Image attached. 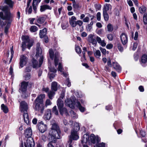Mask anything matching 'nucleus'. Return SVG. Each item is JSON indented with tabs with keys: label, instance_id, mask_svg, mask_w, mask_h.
<instances>
[{
	"label": "nucleus",
	"instance_id": "603ef678",
	"mask_svg": "<svg viewBox=\"0 0 147 147\" xmlns=\"http://www.w3.org/2000/svg\"><path fill=\"white\" fill-rule=\"evenodd\" d=\"M49 68L50 73L53 72L54 73H55L57 72V70L54 68L51 67L49 66Z\"/></svg>",
	"mask_w": 147,
	"mask_h": 147
},
{
	"label": "nucleus",
	"instance_id": "0e129e2a",
	"mask_svg": "<svg viewBox=\"0 0 147 147\" xmlns=\"http://www.w3.org/2000/svg\"><path fill=\"white\" fill-rule=\"evenodd\" d=\"M101 14L100 12H98L96 14L97 19L98 20L100 21V20Z\"/></svg>",
	"mask_w": 147,
	"mask_h": 147
},
{
	"label": "nucleus",
	"instance_id": "412c9836",
	"mask_svg": "<svg viewBox=\"0 0 147 147\" xmlns=\"http://www.w3.org/2000/svg\"><path fill=\"white\" fill-rule=\"evenodd\" d=\"M57 105L59 109L60 110L63 107V103L62 100L60 98H58L57 101Z\"/></svg>",
	"mask_w": 147,
	"mask_h": 147
},
{
	"label": "nucleus",
	"instance_id": "f704fd0d",
	"mask_svg": "<svg viewBox=\"0 0 147 147\" xmlns=\"http://www.w3.org/2000/svg\"><path fill=\"white\" fill-rule=\"evenodd\" d=\"M110 5L109 4H106L105 5L103 9V12H107L109 9Z\"/></svg>",
	"mask_w": 147,
	"mask_h": 147
},
{
	"label": "nucleus",
	"instance_id": "f8f14e48",
	"mask_svg": "<svg viewBox=\"0 0 147 147\" xmlns=\"http://www.w3.org/2000/svg\"><path fill=\"white\" fill-rule=\"evenodd\" d=\"M35 144L32 138H27L26 142H24L25 147H34Z\"/></svg>",
	"mask_w": 147,
	"mask_h": 147
},
{
	"label": "nucleus",
	"instance_id": "9d476101",
	"mask_svg": "<svg viewBox=\"0 0 147 147\" xmlns=\"http://www.w3.org/2000/svg\"><path fill=\"white\" fill-rule=\"evenodd\" d=\"M77 100H72L70 99L67 98L65 100L66 105L72 109H74L75 108V105H76L75 103L76 102Z\"/></svg>",
	"mask_w": 147,
	"mask_h": 147
},
{
	"label": "nucleus",
	"instance_id": "774afa93",
	"mask_svg": "<svg viewBox=\"0 0 147 147\" xmlns=\"http://www.w3.org/2000/svg\"><path fill=\"white\" fill-rule=\"evenodd\" d=\"M113 47V45L112 44H107L106 46V48L108 49H112Z\"/></svg>",
	"mask_w": 147,
	"mask_h": 147
},
{
	"label": "nucleus",
	"instance_id": "69168bd1",
	"mask_svg": "<svg viewBox=\"0 0 147 147\" xmlns=\"http://www.w3.org/2000/svg\"><path fill=\"white\" fill-rule=\"evenodd\" d=\"M137 46L138 44L137 43H134L132 49V50H133V51H135L137 48Z\"/></svg>",
	"mask_w": 147,
	"mask_h": 147
},
{
	"label": "nucleus",
	"instance_id": "6ab92c4d",
	"mask_svg": "<svg viewBox=\"0 0 147 147\" xmlns=\"http://www.w3.org/2000/svg\"><path fill=\"white\" fill-rule=\"evenodd\" d=\"M25 134L26 138H31V137L32 135V131L30 128L29 127L26 129L25 132Z\"/></svg>",
	"mask_w": 147,
	"mask_h": 147
},
{
	"label": "nucleus",
	"instance_id": "423d86ee",
	"mask_svg": "<svg viewBox=\"0 0 147 147\" xmlns=\"http://www.w3.org/2000/svg\"><path fill=\"white\" fill-rule=\"evenodd\" d=\"M22 39L23 41L22 46L23 51L25 49L26 46L29 49H30V48L33 45V42L30 40L27 36H22Z\"/></svg>",
	"mask_w": 147,
	"mask_h": 147
},
{
	"label": "nucleus",
	"instance_id": "6e6d98bb",
	"mask_svg": "<svg viewBox=\"0 0 147 147\" xmlns=\"http://www.w3.org/2000/svg\"><path fill=\"white\" fill-rule=\"evenodd\" d=\"M58 70L61 72H63V67L61 63H59V64Z\"/></svg>",
	"mask_w": 147,
	"mask_h": 147
},
{
	"label": "nucleus",
	"instance_id": "052dcab7",
	"mask_svg": "<svg viewBox=\"0 0 147 147\" xmlns=\"http://www.w3.org/2000/svg\"><path fill=\"white\" fill-rule=\"evenodd\" d=\"M31 67H27L25 69V72H29L31 70Z\"/></svg>",
	"mask_w": 147,
	"mask_h": 147
},
{
	"label": "nucleus",
	"instance_id": "37998d69",
	"mask_svg": "<svg viewBox=\"0 0 147 147\" xmlns=\"http://www.w3.org/2000/svg\"><path fill=\"white\" fill-rule=\"evenodd\" d=\"M117 47L119 50L121 52H122L123 51V48L122 45L119 43L117 44Z\"/></svg>",
	"mask_w": 147,
	"mask_h": 147
},
{
	"label": "nucleus",
	"instance_id": "e433bc0d",
	"mask_svg": "<svg viewBox=\"0 0 147 147\" xmlns=\"http://www.w3.org/2000/svg\"><path fill=\"white\" fill-rule=\"evenodd\" d=\"M38 30L37 27L35 26H32L30 28V31L32 32H35L37 31Z\"/></svg>",
	"mask_w": 147,
	"mask_h": 147
},
{
	"label": "nucleus",
	"instance_id": "e2e57ef3",
	"mask_svg": "<svg viewBox=\"0 0 147 147\" xmlns=\"http://www.w3.org/2000/svg\"><path fill=\"white\" fill-rule=\"evenodd\" d=\"M100 50L101 51L102 53L104 55H105L106 54V50L105 49H103V48H101V47H100Z\"/></svg>",
	"mask_w": 147,
	"mask_h": 147
},
{
	"label": "nucleus",
	"instance_id": "5fc2aeb1",
	"mask_svg": "<svg viewBox=\"0 0 147 147\" xmlns=\"http://www.w3.org/2000/svg\"><path fill=\"white\" fill-rule=\"evenodd\" d=\"M52 104V102H51L50 100L49 99H47L46 100L45 102V105L46 106L48 105H51Z\"/></svg>",
	"mask_w": 147,
	"mask_h": 147
},
{
	"label": "nucleus",
	"instance_id": "393cba45",
	"mask_svg": "<svg viewBox=\"0 0 147 147\" xmlns=\"http://www.w3.org/2000/svg\"><path fill=\"white\" fill-rule=\"evenodd\" d=\"M51 89L54 91H56L58 89L57 83L55 82H52L51 84Z\"/></svg>",
	"mask_w": 147,
	"mask_h": 147
},
{
	"label": "nucleus",
	"instance_id": "ddd939ff",
	"mask_svg": "<svg viewBox=\"0 0 147 147\" xmlns=\"http://www.w3.org/2000/svg\"><path fill=\"white\" fill-rule=\"evenodd\" d=\"M28 109L27 104L24 101H22L20 103V110L21 112H27Z\"/></svg>",
	"mask_w": 147,
	"mask_h": 147
},
{
	"label": "nucleus",
	"instance_id": "79ce46f5",
	"mask_svg": "<svg viewBox=\"0 0 147 147\" xmlns=\"http://www.w3.org/2000/svg\"><path fill=\"white\" fill-rule=\"evenodd\" d=\"M108 31L109 32H111L113 30V26L111 24H109L107 26Z\"/></svg>",
	"mask_w": 147,
	"mask_h": 147
},
{
	"label": "nucleus",
	"instance_id": "bb28decb",
	"mask_svg": "<svg viewBox=\"0 0 147 147\" xmlns=\"http://www.w3.org/2000/svg\"><path fill=\"white\" fill-rule=\"evenodd\" d=\"M89 135L88 134H84L82 139V141L85 143H86L89 140Z\"/></svg>",
	"mask_w": 147,
	"mask_h": 147
},
{
	"label": "nucleus",
	"instance_id": "c756f323",
	"mask_svg": "<svg viewBox=\"0 0 147 147\" xmlns=\"http://www.w3.org/2000/svg\"><path fill=\"white\" fill-rule=\"evenodd\" d=\"M55 91L53 90L49 91L47 93L48 96L49 98L51 99H52L53 97L54 96L55 94Z\"/></svg>",
	"mask_w": 147,
	"mask_h": 147
},
{
	"label": "nucleus",
	"instance_id": "4be33fe9",
	"mask_svg": "<svg viewBox=\"0 0 147 147\" xmlns=\"http://www.w3.org/2000/svg\"><path fill=\"white\" fill-rule=\"evenodd\" d=\"M44 116L47 120L50 119L51 117V111L50 109H47Z\"/></svg>",
	"mask_w": 147,
	"mask_h": 147
},
{
	"label": "nucleus",
	"instance_id": "7ed1b4c3",
	"mask_svg": "<svg viewBox=\"0 0 147 147\" xmlns=\"http://www.w3.org/2000/svg\"><path fill=\"white\" fill-rule=\"evenodd\" d=\"M45 94H41L38 96L35 101V110L38 113L42 114L45 109L43 99L45 98Z\"/></svg>",
	"mask_w": 147,
	"mask_h": 147
},
{
	"label": "nucleus",
	"instance_id": "dca6fc26",
	"mask_svg": "<svg viewBox=\"0 0 147 147\" xmlns=\"http://www.w3.org/2000/svg\"><path fill=\"white\" fill-rule=\"evenodd\" d=\"M96 39V37L93 35L90 34L88 36V41L94 46H96L97 43V41Z\"/></svg>",
	"mask_w": 147,
	"mask_h": 147
},
{
	"label": "nucleus",
	"instance_id": "3c124183",
	"mask_svg": "<svg viewBox=\"0 0 147 147\" xmlns=\"http://www.w3.org/2000/svg\"><path fill=\"white\" fill-rule=\"evenodd\" d=\"M48 76H49V78L51 80L53 78L55 77V73H51L49 71V72Z\"/></svg>",
	"mask_w": 147,
	"mask_h": 147
},
{
	"label": "nucleus",
	"instance_id": "f257e3e1",
	"mask_svg": "<svg viewBox=\"0 0 147 147\" xmlns=\"http://www.w3.org/2000/svg\"><path fill=\"white\" fill-rule=\"evenodd\" d=\"M49 134L51 136V140H52V142L54 143H57V139L61 138V131L57 124L54 123L52 125Z\"/></svg>",
	"mask_w": 147,
	"mask_h": 147
},
{
	"label": "nucleus",
	"instance_id": "f03ea898",
	"mask_svg": "<svg viewBox=\"0 0 147 147\" xmlns=\"http://www.w3.org/2000/svg\"><path fill=\"white\" fill-rule=\"evenodd\" d=\"M40 44L39 43H38L36 44V56L37 57H40V59L39 60V63L38 64L37 61L33 59L32 60V63L33 67L34 68H38L40 67L42 65L44 59L43 55L42 54V50L40 47Z\"/></svg>",
	"mask_w": 147,
	"mask_h": 147
},
{
	"label": "nucleus",
	"instance_id": "a19ab883",
	"mask_svg": "<svg viewBox=\"0 0 147 147\" xmlns=\"http://www.w3.org/2000/svg\"><path fill=\"white\" fill-rule=\"evenodd\" d=\"M52 112L56 115H58V111L57 109L56 106H54L52 109Z\"/></svg>",
	"mask_w": 147,
	"mask_h": 147
},
{
	"label": "nucleus",
	"instance_id": "58836bf2",
	"mask_svg": "<svg viewBox=\"0 0 147 147\" xmlns=\"http://www.w3.org/2000/svg\"><path fill=\"white\" fill-rule=\"evenodd\" d=\"M31 74L30 73H27L26 74L23 76L24 79L27 80H29L30 78Z\"/></svg>",
	"mask_w": 147,
	"mask_h": 147
},
{
	"label": "nucleus",
	"instance_id": "c85d7f7f",
	"mask_svg": "<svg viewBox=\"0 0 147 147\" xmlns=\"http://www.w3.org/2000/svg\"><path fill=\"white\" fill-rule=\"evenodd\" d=\"M76 106L78 107L80 111L82 112H83L85 111V108L82 107L80 102L78 101H77L75 103Z\"/></svg>",
	"mask_w": 147,
	"mask_h": 147
},
{
	"label": "nucleus",
	"instance_id": "c9c22d12",
	"mask_svg": "<svg viewBox=\"0 0 147 147\" xmlns=\"http://www.w3.org/2000/svg\"><path fill=\"white\" fill-rule=\"evenodd\" d=\"M61 110V111L60 109H59V110L60 114L61 115H63L64 114H67V110L65 108L63 107Z\"/></svg>",
	"mask_w": 147,
	"mask_h": 147
},
{
	"label": "nucleus",
	"instance_id": "9b49d317",
	"mask_svg": "<svg viewBox=\"0 0 147 147\" xmlns=\"http://www.w3.org/2000/svg\"><path fill=\"white\" fill-rule=\"evenodd\" d=\"M28 60V58L26 56L24 55H22L20 58V67L22 68L25 65Z\"/></svg>",
	"mask_w": 147,
	"mask_h": 147
},
{
	"label": "nucleus",
	"instance_id": "39448f33",
	"mask_svg": "<svg viewBox=\"0 0 147 147\" xmlns=\"http://www.w3.org/2000/svg\"><path fill=\"white\" fill-rule=\"evenodd\" d=\"M74 124V127L72 129L71 135L69 136V140H71L72 141V140H77L79 138L78 134V131L80 129L79 123L77 122H75Z\"/></svg>",
	"mask_w": 147,
	"mask_h": 147
},
{
	"label": "nucleus",
	"instance_id": "338daca9",
	"mask_svg": "<svg viewBox=\"0 0 147 147\" xmlns=\"http://www.w3.org/2000/svg\"><path fill=\"white\" fill-rule=\"evenodd\" d=\"M89 20V18L88 17H86L83 19V22H88Z\"/></svg>",
	"mask_w": 147,
	"mask_h": 147
},
{
	"label": "nucleus",
	"instance_id": "c03bdc74",
	"mask_svg": "<svg viewBox=\"0 0 147 147\" xmlns=\"http://www.w3.org/2000/svg\"><path fill=\"white\" fill-rule=\"evenodd\" d=\"M72 4L73 7L74 8L77 9L79 8V5L78 3H76V1L73 2Z\"/></svg>",
	"mask_w": 147,
	"mask_h": 147
},
{
	"label": "nucleus",
	"instance_id": "0eeeda50",
	"mask_svg": "<svg viewBox=\"0 0 147 147\" xmlns=\"http://www.w3.org/2000/svg\"><path fill=\"white\" fill-rule=\"evenodd\" d=\"M28 85V82L23 81L21 83V87L20 90L22 93V96L24 97L28 96V94L27 93V86Z\"/></svg>",
	"mask_w": 147,
	"mask_h": 147
},
{
	"label": "nucleus",
	"instance_id": "09e8293b",
	"mask_svg": "<svg viewBox=\"0 0 147 147\" xmlns=\"http://www.w3.org/2000/svg\"><path fill=\"white\" fill-rule=\"evenodd\" d=\"M143 20L144 23L145 24H147V14L146 13H144L143 17Z\"/></svg>",
	"mask_w": 147,
	"mask_h": 147
},
{
	"label": "nucleus",
	"instance_id": "aec40b11",
	"mask_svg": "<svg viewBox=\"0 0 147 147\" xmlns=\"http://www.w3.org/2000/svg\"><path fill=\"white\" fill-rule=\"evenodd\" d=\"M52 8L51 7L47 5H41L40 6V11L41 12H43L46 9L51 10Z\"/></svg>",
	"mask_w": 147,
	"mask_h": 147
},
{
	"label": "nucleus",
	"instance_id": "a18cd8bd",
	"mask_svg": "<svg viewBox=\"0 0 147 147\" xmlns=\"http://www.w3.org/2000/svg\"><path fill=\"white\" fill-rule=\"evenodd\" d=\"M70 113L72 117L75 119L76 118H77V116L76 114L75 113V112H74L73 111H70Z\"/></svg>",
	"mask_w": 147,
	"mask_h": 147
},
{
	"label": "nucleus",
	"instance_id": "b1692460",
	"mask_svg": "<svg viewBox=\"0 0 147 147\" xmlns=\"http://www.w3.org/2000/svg\"><path fill=\"white\" fill-rule=\"evenodd\" d=\"M23 113V117L25 122L27 124L29 123V120L28 114L27 112H22Z\"/></svg>",
	"mask_w": 147,
	"mask_h": 147
},
{
	"label": "nucleus",
	"instance_id": "2eb2a0df",
	"mask_svg": "<svg viewBox=\"0 0 147 147\" xmlns=\"http://www.w3.org/2000/svg\"><path fill=\"white\" fill-rule=\"evenodd\" d=\"M47 126L46 125L44 124L42 121L40 122L38 125V129L41 133H44L46 130Z\"/></svg>",
	"mask_w": 147,
	"mask_h": 147
},
{
	"label": "nucleus",
	"instance_id": "f3484780",
	"mask_svg": "<svg viewBox=\"0 0 147 147\" xmlns=\"http://www.w3.org/2000/svg\"><path fill=\"white\" fill-rule=\"evenodd\" d=\"M96 40L97 42L102 46L105 47L106 45V43L105 40H102L101 38L98 36L96 37Z\"/></svg>",
	"mask_w": 147,
	"mask_h": 147
},
{
	"label": "nucleus",
	"instance_id": "4468645a",
	"mask_svg": "<svg viewBox=\"0 0 147 147\" xmlns=\"http://www.w3.org/2000/svg\"><path fill=\"white\" fill-rule=\"evenodd\" d=\"M120 39L122 44L123 45H126L128 42V36L127 34L123 33L121 35Z\"/></svg>",
	"mask_w": 147,
	"mask_h": 147
},
{
	"label": "nucleus",
	"instance_id": "6e6552de",
	"mask_svg": "<svg viewBox=\"0 0 147 147\" xmlns=\"http://www.w3.org/2000/svg\"><path fill=\"white\" fill-rule=\"evenodd\" d=\"M76 18L75 16H72L71 18H69V22L71 26L73 27H76L77 25L79 27L81 26L83 22L81 20H78L76 21Z\"/></svg>",
	"mask_w": 147,
	"mask_h": 147
},
{
	"label": "nucleus",
	"instance_id": "1a4fd4ad",
	"mask_svg": "<svg viewBox=\"0 0 147 147\" xmlns=\"http://www.w3.org/2000/svg\"><path fill=\"white\" fill-rule=\"evenodd\" d=\"M49 54L50 58L53 60L54 56H55L54 58V65L55 66H56L58 64V62L59 61V55L58 52H56L54 55V53L51 49H50L49 51Z\"/></svg>",
	"mask_w": 147,
	"mask_h": 147
},
{
	"label": "nucleus",
	"instance_id": "680f3d73",
	"mask_svg": "<svg viewBox=\"0 0 147 147\" xmlns=\"http://www.w3.org/2000/svg\"><path fill=\"white\" fill-rule=\"evenodd\" d=\"M52 140H51V141L49 142L47 144V147H54V146L53 145Z\"/></svg>",
	"mask_w": 147,
	"mask_h": 147
},
{
	"label": "nucleus",
	"instance_id": "864d4df0",
	"mask_svg": "<svg viewBox=\"0 0 147 147\" xmlns=\"http://www.w3.org/2000/svg\"><path fill=\"white\" fill-rule=\"evenodd\" d=\"M10 24L7 23V25L5 28V32L7 34L8 32V30Z\"/></svg>",
	"mask_w": 147,
	"mask_h": 147
},
{
	"label": "nucleus",
	"instance_id": "cd10ccee",
	"mask_svg": "<svg viewBox=\"0 0 147 147\" xmlns=\"http://www.w3.org/2000/svg\"><path fill=\"white\" fill-rule=\"evenodd\" d=\"M90 138L91 140V142L93 144L95 143L96 141L98 142V138L95 137L94 135L93 134H92L91 135Z\"/></svg>",
	"mask_w": 147,
	"mask_h": 147
},
{
	"label": "nucleus",
	"instance_id": "4c0bfd02",
	"mask_svg": "<svg viewBox=\"0 0 147 147\" xmlns=\"http://www.w3.org/2000/svg\"><path fill=\"white\" fill-rule=\"evenodd\" d=\"M146 8L144 6H142V7L139 8V11L141 13H143L145 12Z\"/></svg>",
	"mask_w": 147,
	"mask_h": 147
},
{
	"label": "nucleus",
	"instance_id": "473e14b6",
	"mask_svg": "<svg viewBox=\"0 0 147 147\" xmlns=\"http://www.w3.org/2000/svg\"><path fill=\"white\" fill-rule=\"evenodd\" d=\"M1 107V109L3 111L4 113H7L8 112V110L7 107L4 104H2Z\"/></svg>",
	"mask_w": 147,
	"mask_h": 147
},
{
	"label": "nucleus",
	"instance_id": "2f4dec72",
	"mask_svg": "<svg viewBox=\"0 0 147 147\" xmlns=\"http://www.w3.org/2000/svg\"><path fill=\"white\" fill-rule=\"evenodd\" d=\"M147 61V55H144L141 57V62L142 63H144Z\"/></svg>",
	"mask_w": 147,
	"mask_h": 147
},
{
	"label": "nucleus",
	"instance_id": "a878e982",
	"mask_svg": "<svg viewBox=\"0 0 147 147\" xmlns=\"http://www.w3.org/2000/svg\"><path fill=\"white\" fill-rule=\"evenodd\" d=\"M47 29L44 28L42 30L40 31L39 35L40 38H42L45 36L47 34Z\"/></svg>",
	"mask_w": 147,
	"mask_h": 147
},
{
	"label": "nucleus",
	"instance_id": "4d7b16f0",
	"mask_svg": "<svg viewBox=\"0 0 147 147\" xmlns=\"http://www.w3.org/2000/svg\"><path fill=\"white\" fill-rule=\"evenodd\" d=\"M76 52L78 53H80L81 52V48L78 46L76 47L75 49Z\"/></svg>",
	"mask_w": 147,
	"mask_h": 147
},
{
	"label": "nucleus",
	"instance_id": "ea45409f",
	"mask_svg": "<svg viewBox=\"0 0 147 147\" xmlns=\"http://www.w3.org/2000/svg\"><path fill=\"white\" fill-rule=\"evenodd\" d=\"M103 15L105 20L107 21L109 18V15L107 12H103Z\"/></svg>",
	"mask_w": 147,
	"mask_h": 147
},
{
	"label": "nucleus",
	"instance_id": "bf43d9fd",
	"mask_svg": "<svg viewBox=\"0 0 147 147\" xmlns=\"http://www.w3.org/2000/svg\"><path fill=\"white\" fill-rule=\"evenodd\" d=\"M140 135L142 137H144L146 135V133L144 131L141 130L140 131Z\"/></svg>",
	"mask_w": 147,
	"mask_h": 147
},
{
	"label": "nucleus",
	"instance_id": "49530a36",
	"mask_svg": "<svg viewBox=\"0 0 147 147\" xmlns=\"http://www.w3.org/2000/svg\"><path fill=\"white\" fill-rule=\"evenodd\" d=\"M107 37L110 40L112 41L113 39V36L112 34H109L107 35Z\"/></svg>",
	"mask_w": 147,
	"mask_h": 147
},
{
	"label": "nucleus",
	"instance_id": "5701e85b",
	"mask_svg": "<svg viewBox=\"0 0 147 147\" xmlns=\"http://www.w3.org/2000/svg\"><path fill=\"white\" fill-rule=\"evenodd\" d=\"M5 3L8 5L9 7L12 9L13 8L14 2L11 0H5Z\"/></svg>",
	"mask_w": 147,
	"mask_h": 147
},
{
	"label": "nucleus",
	"instance_id": "8fccbe9b",
	"mask_svg": "<svg viewBox=\"0 0 147 147\" xmlns=\"http://www.w3.org/2000/svg\"><path fill=\"white\" fill-rule=\"evenodd\" d=\"M65 84L67 85L68 87H69L71 85V82L69 81V78H67L65 82Z\"/></svg>",
	"mask_w": 147,
	"mask_h": 147
},
{
	"label": "nucleus",
	"instance_id": "a211bd4d",
	"mask_svg": "<svg viewBox=\"0 0 147 147\" xmlns=\"http://www.w3.org/2000/svg\"><path fill=\"white\" fill-rule=\"evenodd\" d=\"M112 64L113 68L118 72H120L121 71V67L118 63L116 62H113Z\"/></svg>",
	"mask_w": 147,
	"mask_h": 147
},
{
	"label": "nucleus",
	"instance_id": "7c9ffc66",
	"mask_svg": "<svg viewBox=\"0 0 147 147\" xmlns=\"http://www.w3.org/2000/svg\"><path fill=\"white\" fill-rule=\"evenodd\" d=\"M94 55L96 58L100 59V57L101 55L100 51L99 50H96L94 52Z\"/></svg>",
	"mask_w": 147,
	"mask_h": 147
},
{
	"label": "nucleus",
	"instance_id": "13d9d810",
	"mask_svg": "<svg viewBox=\"0 0 147 147\" xmlns=\"http://www.w3.org/2000/svg\"><path fill=\"white\" fill-rule=\"evenodd\" d=\"M107 65L108 66L111 67L112 66V64L111 61V60L110 58L109 57L107 58Z\"/></svg>",
	"mask_w": 147,
	"mask_h": 147
},
{
	"label": "nucleus",
	"instance_id": "72a5a7b5",
	"mask_svg": "<svg viewBox=\"0 0 147 147\" xmlns=\"http://www.w3.org/2000/svg\"><path fill=\"white\" fill-rule=\"evenodd\" d=\"M45 20V18L44 17L39 18L37 20V22L40 24L44 23Z\"/></svg>",
	"mask_w": 147,
	"mask_h": 147
},
{
	"label": "nucleus",
	"instance_id": "20e7f679",
	"mask_svg": "<svg viewBox=\"0 0 147 147\" xmlns=\"http://www.w3.org/2000/svg\"><path fill=\"white\" fill-rule=\"evenodd\" d=\"M2 10L4 12V15L2 12H0V17L3 20L7 22V23L11 24L12 21L13 14L11 13L8 7L5 6L3 7Z\"/></svg>",
	"mask_w": 147,
	"mask_h": 147
},
{
	"label": "nucleus",
	"instance_id": "de8ad7c7",
	"mask_svg": "<svg viewBox=\"0 0 147 147\" xmlns=\"http://www.w3.org/2000/svg\"><path fill=\"white\" fill-rule=\"evenodd\" d=\"M105 144L103 142L98 144L95 145L94 147H105Z\"/></svg>",
	"mask_w": 147,
	"mask_h": 147
}]
</instances>
